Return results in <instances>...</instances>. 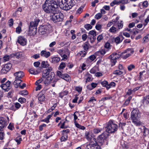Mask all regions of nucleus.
<instances>
[{"label": "nucleus", "instance_id": "nucleus-33", "mask_svg": "<svg viewBox=\"0 0 149 149\" xmlns=\"http://www.w3.org/2000/svg\"><path fill=\"white\" fill-rule=\"evenodd\" d=\"M126 123H125L120 122L118 124V128L120 130H123L124 127L125 126Z\"/></svg>", "mask_w": 149, "mask_h": 149}, {"label": "nucleus", "instance_id": "nucleus-12", "mask_svg": "<svg viewBox=\"0 0 149 149\" xmlns=\"http://www.w3.org/2000/svg\"><path fill=\"white\" fill-rule=\"evenodd\" d=\"M45 90H42L40 92L38 95V101L40 102V104H42L41 102H44L45 99Z\"/></svg>", "mask_w": 149, "mask_h": 149}, {"label": "nucleus", "instance_id": "nucleus-62", "mask_svg": "<svg viewBox=\"0 0 149 149\" xmlns=\"http://www.w3.org/2000/svg\"><path fill=\"white\" fill-rule=\"evenodd\" d=\"M135 67V66L132 64H131L127 67V69L129 71H131Z\"/></svg>", "mask_w": 149, "mask_h": 149}, {"label": "nucleus", "instance_id": "nucleus-31", "mask_svg": "<svg viewBox=\"0 0 149 149\" xmlns=\"http://www.w3.org/2000/svg\"><path fill=\"white\" fill-rule=\"evenodd\" d=\"M55 76V74L53 72H49L47 78L49 79L50 81H52Z\"/></svg>", "mask_w": 149, "mask_h": 149}, {"label": "nucleus", "instance_id": "nucleus-42", "mask_svg": "<svg viewBox=\"0 0 149 149\" xmlns=\"http://www.w3.org/2000/svg\"><path fill=\"white\" fill-rule=\"evenodd\" d=\"M84 27L88 31L92 28L93 26L89 24H87L84 25Z\"/></svg>", "mask_w": 149, "mask_h": 149}, {"label": "nucleus", "instance_id": "nucleus-15", "mask_svg": "<svg viewBox=\"0 0 149 149\" xmlns=\"http://www.w3.org/2000/svg\"><path fill=\"white\" fill-rule=\"evenodd\" d=\"M17 42L22 46L26 45V40L24 37L22 36L18 37Z\"/></svg>", "mask_w": 149, "mask_h": 149}, {"label": "nucleus", "instance_id": "nucleus-1", "mask_svg": "<svg viewBox=\"0 0 149 149\" xmlns=\"http://www.w3.org/2000/svg\"><path fill=\"white\" fill-rule=\"evenodd\" d=\"M58 6L57 1L55 0H46L42 5V9L46 13L50 14L56 12Z\"/></svg>", "mask_w": 149, "mask_h": 149}, {"label": "nucleus", "instance_id": "nucleus-27", "mask_svg": "<svg viewBox=\"0 0 149 149\" xmlns=\"http://www.w3.org/2000/svg\"><path fill=\"white\" fill-rule=\"evenodd\" d=\"M103 129L102 128L96 127L93 129V132L94 134H97L101 132Z\"/></svg>", "mask_w": 149, "mask_h": 149}, {"label": "nucleus", "instance_id": "nucleus-63", "mask_svg": "<svg viewBox=\"0 0 149 149\" xmlns=\"http://www.w3.org/2000/svg\"><path fill=\"white\" fill-rule=\"evenodd\" d=\"M16 31L17 33H20L22 31L21 27L20 26H18L16 28Z\"/></svg>", "mask_w": 149, "mask_h": 149}, {"label": "nucleus", "instance_id": "nucleus-46", "mask_svg": "<svg viewBox=\"0 0 149 149\" xmlns=\"http://www.w3.org/2000/svg\"><path fill=\"white\" fill-rule=\"evenodd\" d=\"M85 136L86 138L88 140H92V139H91V138L90 136L89 133L88 132H86L85 133Z\"/></svg>", "mask_w": 149, "mask_h": 149}, {"label": "nucleus", "instance_id": "nucleus-64", "mask_svg": "<svg viewBox=\"0 0 149 149\" xmlns=\"http://www.w3.org/2000/svg\"><path fill=\"white\" fill-rule=\"evenodd\" d=\"M63 74H63L60 71H58L57 72V75L61 78L63 77Z\"/></svg>", "mask_w": 149, "mask_h": 149}, {"label": "nucleus", "instance_id": "nucleus-49", "mask_svg": "<svg viewBox=\"0 0 149 149\" xmlns=\"http://www.w3.org/2000/svg\"><path fill=\"white\" fill-rule=\"evenodd\" d=\"M123 73V72L118 70H115L113 72V74L116 75H121Z\"/></svg>", "mask_w": 149, "mask_h": 149}, {"label": "nucleus", "instance_id": "nucleus-3", "mask_svg": "<svg viewBox=\"0 0 149 149\" xmlns=\"http://www.w3.org/2000/svg\"><path fill=\"white\" fill-rule=\"evenodd\" d=\"M73 0H57L58 6L63 10L67 11L71 9L74 5Z\"/></svg>", "mask_w": 149, "mask_h": 149}, {"label": "nucleus", "instance_id": "nucleus-51", "mask_svg": "<svg viewBox=\"0 0 149 149\" xmlns=\"http://www.w3.org/2000/svg\"><path fill=\"white\" fill-rule=\"evenodd\" d=\"M114 41L117 44H118L121 42V41L120 40V38L119 36L116 37L114 39Z\"/></svg>", "mask_w": 149, "mask_h": 149}, {"label": "nucleus", "instance_id": "nucleus-43", "mask_svg": "<svg viewBox=\"0 0 149 149\" xmlns=\"http://www.w3.org/2000/svg\"><path fill=\"white\" fill-rule=\"evenodd\" d=\"M103 35L102 34L99 35L97 38V43H98L101 41V40L103 39Z\"/></svg>", "mask_w": 149, "mask_h": 149}, {"label": "nucleus", "instance_id": "nucleus-39", "mask_svg": "<svg viewBox=\"0 0 149 149\" xmlns=\"http://www.w3.org/2000/svg\"><path fill=\"white\" fill-rule=\"evenodd\" d=\"M143 135L146 136L149 133V130L145 127H144L143 128Z\"/></svg>", "mask_w": 149, "mask_h": 149}, {"label": "nucleus", "instance_id": "nucleus-24", "mask_svg": "<svg viewBox=\"0 0 149 149\" xmlns=\"http://www.w3.org/2000/svg\"><path fill=\"white\" fill-rule=\"evenodd\" d=\"M134 52V49L133 48H128L125 50L123 51V53L125 54L127 53H130L131 55L133 54Z\"/></svg>", "mask_w": 149, "mask_h": 149}, {"label": "nucleus", "instance_id": "nucleus-57", "mask_svg": "<svg viewBox=\"0 0 149 149\" xmlns=\"http://www.w3.org/2000/svg\"><path fill=\"white\" fill-rule=\"evenodd\" d=\"M148 2L147 1H144L142 3V5L144 8H145L147 7L148 6Z\"/></svg>", "mask_w": 149, "mask_h": 149}, {"label": "nucleus", "instance_id": "nucleus-58", "mask_svg": "<svg viewBox=\"0 0 149 149\" xmlns=\"http://www.w3.org/2000/svg\"><path fill=\"white\" fill-rule=\"evenodd\" d=\"M149 40V34H148L143 38V42L148 41Z\"/></svg>", "mask_w": 149, "mask_h": 149}, {"label": "nucleus", "instance_id": "nucleus-55", "mask_svg": "<svg viewBox=\"0 0 149 149\" xmlns=\"http://www.w3.org/2000/svg\"><path fill=\"white\" fill-rule=\"evenodd\" d=\"M10 58V57L9 55H6L4 56L3 57V58L4 60V62L9 61Z\"/></svg>", "mask_w": 149, "mask_h": 149}, {"label": "nucleus", "instance_id": "nucleus-22", "mask_svg": "<svg viewBox=\"0 0 149 149\" xmlns=\"http://www.w3.org/2000/svg\"><path fill=\"white\" fill-rule=\"evenodd\" d=\"M132 98V97L131 96H129L128 98L125 100L124 104L122 105V107H125L128 106Z\"/></svg>", "mask_w": 149, "mask_h": 149}, {"label": "nucleus", "instance_id": "nucleus-54", "mask_svg": "<svg viewBox=\"0 0 149 149\" xmlns=\"http://www.w3.org/2000/svg\"><path fill=\"white\" fill-rule=\"evenodd\" d=\"M110 43L109 42H107L105 44V45H104V48L108 50V51L109 49H110Z\"/></svg>", "mask_w": 149, "mask_h": 149}, {"label": "nucleus", "instance_id": "nucleus-59", "mask_svg": "<svg viewBox=\"0 0 149 149\" xmlns=\"http://www.w3.org/2000/svg\"><path fill=\"white\" fill-rule=\"evenodd\" d=\"M82 87L80 86H76L75 87V90L79 93H80L82 91Z\"/></svg>", "mask_w": 149, "mask_h": 149}, {"label": "nucleus", "instance_id": "nucleus-56", "mask_svg": "<svg viewBox=\"0 0 149 149\" xmlns=\"http://www.w3.org/2000/svg\"><path fill=\"white\" fill-rule=\"evenodd\" d=\"M131 56V54L130 53H127L125 55H124V54H123L122 56V58L124 59H126Z\"/></svg>", "mask_w": 149, "mask_h": 149}, {"label": "nucleus", "instance_id": "nucleus-16", "mask_svg": "<svg viewBox=\"0 0 149 149\" xmlns=\"http://www.w3.org/2000/svg\"><path fill=\"white\" fill-rule=\"evenodd\" d=\"M41 68L40 67H39L36 70L33 68H31L29 70V73L31 74L34 75L38 74L41 72Z\"/></svg>", "mask_w": 149, "mask_h": 149}, {"label": "nucleus", "instance_id": "nucleus-9", "mask_svg": "<svg viewBox=\"0 0 149 149\" xmlns=\"http://www.w3.org/2000/svg\"><path fill=\"white\" fill-rule=\"evenodd\" d=\"M12 67V64L9 63L5 64L2 66V68L0 70V73L3 74L7 73L10 70Z\"/></svg>", "mask_w": 149, "mask_h": 149}, {"label": "nucleus", "instance_id": "nucleus-47", "mask_svg": "<svg viewBox=\"0 0 149 149\" xmlns=\"http://www.w3.org/2000/svg\"><path fill=\"white\" fill-rule=\"evenodd\" d=\"M19 94L23 95H27L28 94V93L26 90H24L20 91L19 92Z\"/></svg>", "mask_w": 149, "mask_h": 149}, {"label": "nucleus", "instance_id": "nucleus-38", "mask_svg": "<svg viewBox=\"0 0 149 149\" xmlns=\"http://www.w3.org/2000/svg\"><path fill=\"white\" fill-rule=\"evenodd\" d=\"M66 66V63L63 62H62L60 64V65L58 67V69L59 70H61V69H63L65 68Z\"/></svg>", "mask_w": 149, "mask_h": 149}, {"label": "nucleus", "instance_id": "nucleus-6", "mask_svg": "<svg viewBox=\"0 0 149 149\" xmlns=\"http://www.w3.org/2000/svg\"><path fill=\"white\" fill-rule=\"evenodd\" d=\"M56 12H54L51 14H50V19L55 23L63 21L64 18L63 13L61 12L56 13Z\"/></svg>", "mask_w": 149, "mask_h": 149}, {"label": "nucleus", "instance_id": "nucleus-53", "mask_svg": "<svg viewBox=\"0 0 149 149\" xmlns=\"http://www.w3.org/2000/svg\"><path fill=\"white\" fill-rule=\"evenodd\" d=\"M102 16V15L101 13H98L95 16V18L97 19H100Z\"/></svg>", "mask_w": 149, "mask_h": 149}, {"label": "nucleus", "instance_id": "nucleus-13", "mask_svg": "<svg viewBox=\"0 0 149 149\" xmlns=\"http://www.w3.org/2000/svg\"><path fill=\"white\" fill-rule=\"evenodd\" d=\"M10 81H8L5 83L2 84L0 86L6 91H8L11 88L10 86Z\"/></svg>", "mask_w": 149, "mask_h": 149}, {"label": "nucleus", "instance_id": "nucleus-23", "mask_svg": "<svg viewBox=\"0 0 149 149\" xmlns=\"http://www.w3.org/2000/svg\"><path fill=\"white\" fill-rule=\"evenodd\" d=\"M49 66V65L47 61H43L41 63V67H40L41 68H48Z\"/></svg>", "mask_w": 149, "mask_h": 149}, {"label": "nucleus", "instance_id": "nucleus-8", "mask_svg": "<svg viewBox=\"0 0 149 149\" xmlns=\"http://www.w3.org/2000/svg\"><path fill=\"white\" fill-rule=\"evenodd\" d=\"M40 21L39 19H34L33 21L30 22L29 30V33L33 31V29H36L37 26Z\"/></svg>", "mask_w": 149, "mask_h": 149}, {"label": "nucleus", "instance_id": "nucleus-45", "mask_svg": "<svg viewBox=\"0 0 149 149\" xmlns=\"http://www.w3.org/2000/svg\"><path fill=\"white\" fill-rule=\"evenodd\" d=\"M18 101L21 103L23 104L26 102V99L24 98L21 97L19 98Z\"/></svg>", "mask_w": 149, "mask_h": 149}, {"label": "nucleus", "instance_id": "nucleus-37", "mask_svg": "<svg viewBox=\"0 0 149 149\" xmlns=\"http://www.w3.org/2000/svg\"><path fill=\"white\" fill-rule=\"evenodd\" d=\"M116 84L114 82H111L109 84H108V87L107 88V90H108L111 87H115Z\"/></svg>", "mask_w": 149, "mask_h": 149}, {"label": "nucleus", "instance_id": "nucleus-2", "mask_svg": "<svg viewBox=\"0 0 149 149\" xmlns=\"http://www.w3.org/2000/svg\"><path fill=\"white\" fill-rule=\"evenodd\" d=\"M141 113L137 108L133 109L131 113L130 118L132 121L136 126L141 125V122L139 120Z\"/></svg>", "mask_w": 149, "mask_h": 149}, {"label": "nucleus", "instance_id": "nucleus-28", "mask_svg": "<svg viewBox=\"0 0 149 149\" xmlns=\"http://www.w3.org/2000/svg\"><path fill=\"white\" fill-rule=\"evenodd\" d=\"M60 57L58 56H54L52 58V62L55 64L58 63L60 60Z\"/></svg>", "mask_w": 149, "mask_h": 149}, {"label": "nucleus", "instance_id": "nucleus-30", "mask_svg": "<svg viewBox=\"0 0 149 149\" xmlns=\"http://www.w3.org/2000/svg\"><path fill=\"white\" fill-rule=\"evenodd\" d=\"M61 132L62 136H64L66 138H68V133L70 132V130L69 129L63 130Z\"/></svg>", "mask_w": 149, "mask_h": 149}, {"label": "nucleus", "instance_id": "nucleus-5", "mask_svg": "<svg viewBox=\"0 0 149 149\" xmlns=\"http://www.w3.org/2000/svg\"><path fill=\"white\" fill-rule=\"evenodd\" d=\"M109 134L107 132H103L97 137L98 142L101 145H108L109 143Z\"/></svg>", "mask_w": 149, "mask_h": 149}, {"label": "nucleus", "instance_id": "nucleus-32", "mask_svg": "<svg viewBox=\"0 0 149 149\" xmlns=\"http://www.w3.org/2000/svg\"><path fill=\"white\" fill-rule=\"evenodd\" d=\"M122 54H120V55L118 54L117 52L113 53L110 55V57L113 56L114 57V58H116V59L119 58L120 57L122 58Z\"/></svg>", "mask_w": 149, "mask_h": 149}, {"label": "nucleus", "instance_id": "nucleus-52", "mask_svg": "<svg viewBox=\"0 0 149 149\" xmlns=\"http://www.w3.org/2000/svg\"><path fill=\"white\" fill-rule=\"evenodd\" d=\"M134 93L132 89H129L127 91L126 93V95L130 96V95Z\"/></svg>", "mask_w": 149, "mask_h": 149}, {"label": "nucleus", "instance_id": "nucleus-34", "mask_svg": "<svg viewBox=\"0 0 149 149\" xmlns=\"http://www.w3.org/2000/svg\"><path fill=\"white\" fill-rule=\"evenodd\" d=\"M68 91L65 90L59 93V97L62 98L64 96L67 95L68 94Z\"/></svg>", "mask_w": 149, "mask_h": 149}, {"label": "nucleus", "instance_id": "nucleus-61", "mask_svg": "<svg viewBox=\"0 0 149 149\" xmlns=\"http://www.w3.org/2000/svg\"><path fill=\"white\" fill-rule=\"evenodd\" d=\"M7 127L8 129L11 130H13L14 129L13 124H12L11 123H9Z\"/></svg>", "mask_w": 149, "mask_h": 149}, {"label": "nucleus", "instance_id": "nucleus-50", "mask_svg": "<svg viewBox=\"0 0 149 149\" xmlns=\"http://www.w3.org/2000/svg\"><path fill=\"white\" fill-rule=\"evenodd\" d=\"M88 34L92 36H96V32L95 30H92L90 31L88 33Z\"/></svg>", "mask_w": 149, "mask_h": 149}, {"label": "nucleus", "instance_id": "nucleus-26", "mask_svg": "<svg viewBox=\"0 0 149 149\" xmlns=\"http://www.w3.org/2000/svg\"><path fill=\"white\" fill-rule=\"evenodd\" d=\"M90 45V44L88 42V41H86L85 42L83 45H82V46L83 48V49L86 51H87L89 49V46Z\"/></svg>", "mask_w": 149, "mask_h": 149}, {"label": "nucleus", "instance_id": "nucleus-40", "mask_svg": "<svg viewBox=\"0 0 149 149\" xmlns=\"http://www.w3.org/2000/svg\"><path fill=\"white\" fill-rule=\"evenodd\" d=\"M102 86L103 87H104L106 88V89L107 90V88L108 87V82L106 80H104L100 83Z\"/></svg>", "mask_w": 149, "mask_h": 149}, {"label": "nucleus", "instance_id": "nucleus-7", "mask_svg": "<svg viewBox=\"0 0 149 149\" xmlns=\"http://www.w3.org/2000/svg\"><path fill=\"white\" fill-rule=\"evenodd\" d=\"M85 149H102L99 145L97 139L93 138L85 147Z\"/></svg>", "mask_w": 149, "mask_h": 149}, {"label": "nucleus", "instance_id": "nucleus-14", "mask_svg": "<svg viewBox=\"0 0 149 149\" xmlns=\"http://www.w3.org/2000/svg\"><path fill=\"white\" fill-rule=\"evenodd\" d=\"M52 70V67H49L48 68L43 70L42 73V77L44 78H47L49 72H51Z\"/></svg>", "mask_w": 149, "mask_h": 149}, {"label": "nucleus", "instance_id": "nucleus-29", "mask_svg": "<svg viewBox=\"0 0 149 149\" xmlns=\"http://www.w3.org/2000/svg\"><path fill=\"white\" fill-rule=\"evenodd\" d=\"M61 78L68 82H69L71 80L70 76L69 74H64L63 77H62Z\"/></svg>", "mask_w": 149, "mask_h": 149}, {"label": "nucleus", "instance_id": "nucleus-18", "mask_svg": "<svg viewBox=\"0 0 149 149\" xmlns=\"http://www.w3.org/2000/svg\"><path fill=\"white\" fill-rule=\"evenodd\" d=\"M108 51V50L105 49H101V50L98 51L95 53V54L97 56H103L106 52Z\"/></svg>", "mask_w": 149, "mask_h": 149}, {"label": "nucleus", "instance_id": "nucleus-41", "mask_svg": "<svg viewBox=\"0 0 149 149\" xmlns=\"http://www.w3.org/2000/svg\"><path fill=\"white\" fill-rule=\"evenodd\" d=\"M123 26V22L122 21H121L120 22H118V31L119 29H121Z\"/></svg>", "mask_w": 149, "mask_h": 149}, {"label": "nucleus", "instance_id": "nucleus-25", "mask_svg": "<svg viewBox=\"0 0 149 149\" xmlns=\"http://www.w3.org/2000/svg\"><path fill=\"white\" fill-rule=\"evenodd\" d=\"M20 79H16L15 78V81L13 82V84L15 85V87L16 88L18 87L19 85L20 84L22 81V80Z\"/></svg>", "mask_w": 149, "mask_h": 149}, {"label": "nucleus", "instance_id": "nucleus-20", "mask_svg": "<svg viewBox=\"0 0 149 149\" xmlns=\"http://www.w3.org/2000/svg\"><path fill=\"white\" fill-rule=\"evenodd\" d=\"M108 58L110 60L111 66L113 67L114 66L117 62L116 59L114 58V57L113 56L110 57V55L109 56Z\"/></svg>", "mask_w": 149, "mask_h": 149}, {"label": "nucleus", "instance_id": "nucleus-48", "mask_svg": "<svg viewBox=\"0 0 149 149\" xmlns=\"http://www.w3.org/2000/svg\"><path fill=\"white\" fill-rule=\"evenodd\" d=\"M13 55L15 56L17 58H19L22 56V54L19 52L15 53L13 54Z\"/></svg>", "mask_w": 149, "mask_h": 149}, {"label": "nucleus", "instance_id": "nucleus-35", "mask_svg": "<svg viewBox=\"0 0 149 149\" xmlns=\"http://www.w3.org/2000/svg\"><path fill=\"white\" fill-rule=\"evenodd\" d=\"M142 100L143 104L149 103V95L147 96L146 97H144Z\"/></svg>", "mask_w": 149, "mask_h": 149}, {"label": "nucleus", "instance_id": "nucleus-10", "mask_svg": "<svg viewBox=\"0 0 149 149\" xmlns=\"http://www.w3.org/2000/svg\"><path fill=\"white\" fill-rule=\"evenodd\" d=\"M50 29V25H41L39 27V32L42 34H44L49 31Z\"/></svg>", "mask_w": 149, "mask_h": 149}, {"label": "nucleus", "instance_id": "nucleus-44", "mask_svg": "<svg viewBox=\"0 0 149 149\" xmlns=\"http://www.w3.org/2000/svg\"><path fill=\"white\" fill-rule=\"evenodd\" d=\"M86 51H81L79 53H78V54L79 56H81V57H84L86 54L87 52Z\"/></svg>", "mask_w": 149, "mask_h": 149}, {"label": "nucleus", "instance_id": "nucleus-36", "mask_svg": "<svg viewBox=\"0 0 149 149\" xmlns=\"http://www.w3.org/2000/svg\"><path fill=\"white\" fill-rule=\"evenodd\" d=\"M109 31L111 33H116V32L118 31V29H117L115 27L113 26L111 27L109 29Z\"/></svg>", "mask_w": 149, "mask_h": 149}, {"label": "nucleus", "instance_id": "nucleus-11", "mask_svg": "<svg viewBox=\"0 0 149 149\" xmlns=\"http://www.w3.org/2000/svg\"><path fill=\"white\" fill-rule=\"evenodd\" d=\"M7 125V121L6 117H0V131Z\"/></svg>", "mask_w": 149, "mask_h": 149}, {"label": "nucleus", "instance_id": "nucleus-21", "mask_svg": "<svg viewBox=\"0 0 149 149\" xmlns=\"http://www.w3.org/2000/svg\"><path fill=\"white\" fill-rule=\"evenodd\" d=\"M41 55L42 56L47 58L50 55V53L49 52H47L45 50H42L41 52Z\"/></svg>", "mask_w": 149, "mask_h": 149}, {"label": "nucleus", "instance_id": "nucleus-19", "mask_svg": "<svg viewBox=\"0 0 149 149\" xmlns=\"http://www.w3.org/2000/svg\"><path fill=\"white\" fill-rule=\"evenodd\" d=\"M14 75L15 76L16 79H21L24 76V74L23 72L20 71L15 73Z\"/></svg>", "mask_w": 149, "mask_h": 149}, {"label": "nucleus", "instance_id": "nucleus-60", "mask_svg": "<svg viewBox=\"0 0 149 149\" xmlns=\"http://www.w3.org/2000/svg\"><path fill=\"white\" fill-rule=\"evenodd\" d=\"M88 77L86 79V83L88 82H89L92 80H91V78L92 77V75L88 73Z\"/></svg>", "mask_w": 149, "mask_h": 149}, {"label": "nucleus", "instance_id": "nucleus-17", "mask_svg": "<svg viewBox=\"0 0 149 149\" xmlns=\"http://www.w3.org/2000/svg\"><path fill=\"white\" fill-rule=\"evenodd\" d=\"M15 105H12L10 108L11 110L15 111L19 109L21 106L20 104L18 102H15L14 103Z\"/></svg>", "mask_w": 149, "mask_h": 149}, {"label": "nucleus", "instance_id": "nucleus-4", "mask_svg": "<svg viewBox=\"0 0 149 149\" xmlns=\"http://www.w3.org/2000/svg\"><path fill=\"white\" fill-rule=\"evenodd\" d=\"M118 128V125L113 120H110L107 122L105 127V131L108 133H115L117 131Z\"/></svg>", "mask_w": 149, "mask_h": 149}]
</instances>
